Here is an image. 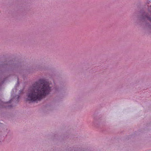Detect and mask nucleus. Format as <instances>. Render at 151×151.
Wrapping results in <instances>:
<instances>
[{
	"label": "nucleus",
	"mask_w": 151,
	"mask_h": 151,
	"mask_svg": "<svg viewBox=\"0 0 151 151\" xmlns=\"http://www.w3.org/2000/svg\"><path fill=\"white\" fill-rule=\"evenodd\" d=\"M50 84L45 80H40L30 87L27 94L28 100L32 101H40L50 91Z\"/></svg>",
	"instance_id": "f257e3e1"
},
{
	"label": "nucleus",
	"mask_w": 151,
	"mask_h": 151,
	"mask_svg": "<svg viewBox=\"0 0 151 151\" xmlns=\"http://www.w3.org/2000/svg\"><path fill=\"white\" fill-rule=\"evenodd\" d=\"M149 19L151 21V18H149Z\"/></svg>",
	"instance_id": "f03ea898"
},
{
	"label": "nucleus",
	"mask_w": 151,
	"mask_h": 151,
	"mask_svg": "<svg viewBox=\"0 0 151 151\" xmlns=\"http://www.w3.org/2000/svg\"><path fill=\"white\" fill-rule=\"evenodd\" d=\"M150 7H151V6H150Z\"/></svg>",
	"instance_id": "7ed1b4c3"
}]
</instances>
